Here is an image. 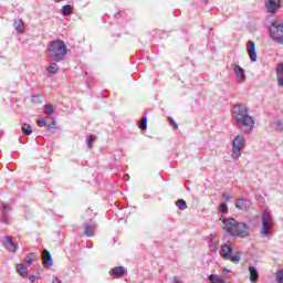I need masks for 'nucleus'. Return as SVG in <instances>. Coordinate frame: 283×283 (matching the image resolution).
Here are the masks:
<instances>
[{
	"instance_id": "44",
	"label": "nucleus",
	"mask_w": 283,
	"mask_h": 283,
	"mask_svg": "<svg viewBox=\"0 0 283 283\" xmlns=\"http://www.w3.org/2000/svg\"><path fill=\"white\" fill-rule=\"evenodd\" d=\"M0 136H3V130H0Z\"/></svg>"
},
{
	"instance_id": "15",
	"label": "nucleus",
	"mask_w": 283,
	"mask_h": 283,
	"mask_svg": "<svg viewBox=\"0 0 283 283\" xmlns=\"http://www.w3.org/2000/svg\"><path fill=\"white\" fill-rule=\"evenodd\" d=\"M249 273H250V282L256 283L258 279L260 277V272H258V269L252 265L249 268Z\"/></svg>"
},
{
	"instance_id": "32",
	"label": "nucleus",
	"mask_w": 283,
	"mask_h": 283,
	"mask_svg": "<svg viewBox=\"0 0 283 283\" xmlns=\"http://www.w3.org/2000/svg\"><path fill=\"white\" fill-rule=\"evenodd\" d=\"M94 140H96V136L91 135L86 142L88 149H92V144L94 143Z\"/></svg>"
},
{
	"instance_id": "25",
	"label": "nucleus",
	"mask_w": 283,
	"mask_h": 283,
	"mask_svg": "<svg viewBox=\"0 0 283 283\" xmlns=\"http://www.w3.org/2000/svg\"><path fill=\"white\" fill-rule=\"evenodd\" d=\"M46 70L49 72V74H56V72H59V64L53 62L49 65V67Z\"/></svg>"
},
{
	"instance_id": "37",
	"label": "nucleus",
	"mask_w": 283,
	"mask_h": 283,
	"mask_svg": "<svg viewBox=\"0 0 283 283\" xmlns=\"http://www.w3.org/2000/svg\"><path fill=\"white\" fill-rule=\"evenodd\" d=\"M1 222H3V224H9V219H8V217L1 214Z\"/></svg>"
},
{
	"instance_id": "43",
	"label": "nucleus",
	"mask_w": 283,
	"mask_h": 283,
	"mask_svg": "<svg viewBox=\"0 0 283 283\" xmlns=\"http://www.w3.org/2000/svg\"><path fill=\"white\" fill-rule=\"evenodd\" d=\"M56 1V3H61V1H63V0H55Z\"/></svg>"
},
{
	"instance_id": "41",
	"label": "nucleus",
	"mask_w": 283,
	"mask_h": 283,
	"mask_svg": "<svg viewBox=\"0 0 283 283\" xmlns=\"http://www.w3.org/2000/svg\"><path fill=\"white\" fill-rule=\"evenodd\" d=\"M172 283H182V281L178 276H175Z\"/></svg>"
},
{
	"instance_id": "11",
	"label": "nucleus",
	"mask_w": 283,
	"mask_h": 283,
	"mask_svg": "<svg viewBox=\"0 0 283 283\" xmlns=\"http://www.w3.org/2000/svg\"><path fill=\"white\" fill-rule=\"evenodd\" d=\"M248 54L250 56V61L255 63L258 61V52L255 51V42L249 41L248 42Z\"/></svg>"
},
{
	"instance_id": "6",
	"label": "nucleus",
	"mask_w": 283,
	"mask_h": 283,
	"mask_svg": "<svg viewBox=\"0 0 283 283\" xmlns=\"http://www.w3.org/2000/svg\"><path fill=\"white\" fill-rule=\"evenodd\" d=\"M242 149H244V136L237 135L232 140V158L234 160L242 156Z\"/></svg>"
},
{
	"instance_id": "40",
	"label": "nucleus",
	"mask_w": 283,
	"mask_h": 283,
	"mask_svg": "<svg viewBox=\"0 0 283 283\" xmlns=\"http://www.w3.org/2000/svg\"><path fill=\"white\" fill-rule=\"evenodd\" d=\"M170 124L174 125V127H175L176 129H178V124H176V120H174V119L170 118Z\"/></svg>"
},
{
	"instance_id": "21",
	"label": "nucleus",
	"mask_w": 283,
	"mask_h": 283,
	"mask_svg": "<svg viewBox=\"0 0 283 283\" xmlns=\"http://www.w3.org/2000/svg\"><path fill=\"white\" fill-rule=\"evenodd\" d=\"M61 14L63 17H70V14H72V6L65 4L64 7H62Z\"/></svg>"
},
{
	"instance_id": "19",
	"label": "nucleus",
	"mask_w": 283,
	"mask_h": 283,
	"mask_svg": "<svg viewBox=\"0 0 283 283\" xmlns=\"http://www.w3.org/2000/svg\"><path fill=\"white\" fill-rule=\"evenodd\" d=\"M17 271H18L19 275H21V277H28V266L27 265L19 263L17 265Z\"/></svg>"
},
{
	"instance_id": "14",
	"label": "nucleus",
	"mask_w": 283,
	"mask_h": 283,
	"mask_svg": "<svg viewBox=\"0 0 283 283\" xmlns=\"http://www.w3.org/2000/svg\"><path fill=\"white\" fill-rule=\"evenodd\" d=\"M209 247L212 253H218V249H220V240L217 237H212L209 241Z\"/></svg>"
},
{
	"instance_id": "9",
	"label": "nucleus",
	"mask_w": 283,
	"mask_h": 283,
	"mask_svg": "<svg viewBox=\"0 0 283 283\" xmlns=\"http://www.w3.org/2000/svg\"><path fill=\"white\" fill-rule=\"evenodd\" d=\"M3 247L8 249L11 253H17L19 251V245L12 241V237H4V240L2 241Z\"/></svg>"
},
{
	"instance_id": "10",
	"label": "nucleus",
	"mask_w": 283,
	"mask_h": 283,
	"mask_svg": "<svg viewBox=\"0 0 283 283\" xmlns=\"http://www.w3.org/2000/svg\"><path fill=\"white\" fill-rule=\"evenodd\" d=\"M282 0H265V8L270 14H275Z\"/></svg>"
},
{
	"instance_id": "3",
	"label": "nucleus",
	"mask_w": 283,
	"mask_h": 283,
	"mask_svg": "<svg viewBox=\"0 0 283 283\" xmlns=\"http://www.w3.org/2000/svg\"><path fill=\"white\" fill-rule=\"evenodd\" d=\"M67 56V44L63 40H52L49 45V57L55 63L65 61Z\"/></svg>"
},
{
	"instance_id": "27",
	"label": "nucleus",
	"mask_w": 283,
	"mask_h": 283,
	"mask_svg": "<svg viewBox=\"0 0 283 283\" xmlns=\"http://www.w3.org/2000/svg\"><path fill=\"white\" fill-rule=\"evenodd\" d=\"M35 259H36V253H29L25 256L24 262H27V264H33Z\"/></svg>"
},
{
	"instance_id": "35",
	"label": "nucleus",
	"mask_w": 283,
	"mask_h": 283,
	"mask_svg": "<svg viewBox=\"0 0 283 283\" xmlns=\"http://www.w3.org/2000/svg\"><path fill=\"white\" fill-rule=\"evenodd\" d=\"M283 74V64H277L276 66V76Z\"/></svg>"
},
{
	"instance_id": "38",
	"label": "nucleus",
	"mask_w": 283,
	"mask_h": 283,
	"mask_svg": "<svg viewBox=\"0 0 283 283\" xmlns=\"http://www.w3.org/2000/svg\"><path fill=\"white\" fill-rule=\"evenodd\" d=\"M223 198H224V201H226V202H229V200H231L230 195L227 193V192H223Z\"/></svg>"
},
{
	"instance_id": "20",
	"label": "nucleus",
	"mask_w": 283,
	"mask_h": 283,
	"mask_svg": "<svg viewBox=\"0 0 283 283\" xmlns=\"http://www.w3.org/2000/svg\"><path fill=\"white\" fill-rule=\"evenodd\" d=\"M0 211H1V216L8 217V216H10V212L12 211V207H10V205H8V203H2Z\"/></svg>"
},
{
	"instance_id": "34",
	"label": "nucleus",
	"mask_w": 283,
	"mask_h": 283,
	"mask_svg": "<svg viewBox=\"0 0 283 283\" xmlns=\"http://www.w3.org/2000/svg\"><path fill=\"white\" fill-rule=\"evenodd\" d=\"M276 282L283 283V270H280L279 272H276Z\"/></svg>"
},
{
	"instance_id": "23",
	"label": "nucleus",
	"mask_w": 283,
	"mask_h": 283,
	"mask_svg": "<svg viewBox=\"0 0 283 283\" xmlns=\"http://www.w3.org/2000/svg\"><path fill=\"white\" fill-rule=\"evenodd\" d=\"M22 134H24V136H30L32 134V126L30 124H23Z\"/></svg>"
},
{
	"instance_id": "29",
	"label": "nucleus",
	"mask_w": 283,
	"mask_h": 283,
	"mask_svg": "<svg viewBox=\"0 0 283 283\" xmlns=\"http://www.w3.org/2000/svg\"><path fill=\"white\" fill-rule=\"evenodd\" d=\"M138 127L139 129H142L143 132H145V129H147V117H143L142 122L138 123Z\"/></svg>"
},
{
	"instance_id": "24",
	"label": "nucleus",
	"mask_w": 283,
	"mask_h": 283,
	"mask_svg": "<svg viewBox=\"0 0 283 283\" xmlns=\"http://www.w3.org/2000/svg\"><path fill=\"white\" fill-rule=\"evenodd\" d=\"M210 283H224V280L220 277L218 274H211L209 276Z\"/></svg>"
},
{
	"instance_id": "39",
	"label": "nucleus",
	"mask_w": 283,
	"mask_h": 283,
	"mask_svg": "<svg viewBox=\"0 0 283 283\" xmlns=\"http://www.w3.org/2000/svg\"><path fill=\"white\" fill-rule=\"evenodd\" d=\"M36 281V276L35 275H30L29 276V282L34 283Z\"/></svg>"
},
{
	"instance_id": "26",
	"label": "nucleus",
	"mask_w": 283,
	"mask_h": 283,
	"mask_svg": "<svg viewBox=\"0 0 283 283\" xmlns=\"http://www.w3.org/2000/svg\"><path fill=\"white\" fill-rule=\"evenodd\" d=\"M44 114L52 116V114H54V106L52 104H46L44 106Z\"/></svg>"
},
{
	"instance_id": "42",
	"label": "nucleus",
	"mask_w": 283,
	"mask_h": 283,
	"mask_svg": "<svg viewBox=\"0 0 283 283\" xmlns=\"http://www.w3.org/2000/svg\"><path fill=\"white\" fill-rule=\"evenodd\" d=\"M52 283H62V282H61V280H59V279L55 277V279L52 281Z\"/></svg>"
},
{
	"instance_id": "13",
	"label": "nucleus",
	"mask_w": 283,
	"mask_h": 283,
	"mask_svg": "<svg viewBox=\"0 0 283 283\" xmlns=\"http://www.w3.org/2000/svg\"><path fill=\"white\" fill-rule=\"evenodd\" d=\"M231 255H233V248L231 245H222L221 256L223 258V260H230Z\"/></svg>"
},
{
	"instance_id": "16",
	"label": "nucleus",
	"mask_w": 283,
	"mask_h": 283,
	"mask_svg": "<svg viewBox=\"0 0 283 283\" xmlns=\"http://www.w3.org/2000/svg\"><path fill=\"white\" fill-rule=\"evenodd\" d=\"M83 231H84V235H86V238H93L94 231H96V226L85 224L83 228Z\"/></svg>"
},
{
	"instance_id": "17",
	"label": "nucleus",
	"mask_w": 283,
	"mask_h": 283,
	"mask_svg": "<svg viewBox=\"0 0 283 283\" xmlns=\"http://www.w3.org/2000/svg\"><path fill=\"white\" fill-rule=\"evenodd\" d=\"M111 275L114 277H123L125 275V268L124 266H116L111 270Z\"/></svg>"
},
{
	"instance_id": "36",
	"label": "nucleus",
	"mask_w": 283,
	"mask_h": 283,
	"mask_svg": "<svg viewBox=\"0 0 283 283\" xmlns=\"http://www.w3.org/2000/svg\"><path fill=\"white\" fill-rule=\"evenodd\" d=\"M277 83H279L280 87H283V73H280L277 75Z\"/></svg>"
},
{
	"instance_id": "4",
	"label": "nucleus",
	"mask_w": 283,
	"mask_h": 283,
	"mask_svg": "<svg viewBox=\"0 0 283 283\" xmlns=\"http://www.w3.org/2000/svg\"><path fill=\"white\" fill-rule=\"evenodd\" d=\"M274 227H275V223L273 222V214H271V210L269 209L263 210L262 219H261V231H260L261 238H268V240H271V238H273Z\"/></svg>"
},
{
	"instance_id": "18",
	"label": "nucleus",
	"mask_w": 283,
	"mask_h": 283,
	"mask_svg": "<svg viewBox=\"0 0 283 283\" xmlns=\"http://www.w3.org/2000/svg\"><path fill=\"white\" fill-rule=\"evenodd\" d=\"M13 25L17 32H25V25H23V21L21 19H15Z\"/></svg>"
},
{
	"instance_id": "22",
	"label": "nucleus",
	"mask_w": 283,
	"mask_h": 283,
	"mask_svg": "<svg viewBox=\"0 0 283 283\" xmlns=\"http://www.w3.org/2000/svg\"><path fill=\"white\" fill-rule=\"evenodd\" d=\"M230 260L231 262H233L234 264H240V260H242V254L240 252L235 253L234 255H230Z\"/></svg>"
},
{
	"instance_id": "30",
	"label": "nucleus",
	"mask_w": 283,
	"mask_h": 283,
	"mask_svg": "<svg viewBox=\"0 0 283 283\" xmlns=\"http://www.w3.org/2000/svg\"><path fill=\"white\" fill-rule=\"evenodd\" d=\"M273 127H275L276 132H282V120L281 119H276L273 122Z\"/></svg>"
},
{
	"instance_id": "2",
	"label": "nucleus",
	"mask_w": 283,
	"mask_h": 283,
	"mask_svg": "<svg viewBox=\"0 0 283 283\" xmlns=\"http://www.w3.org/2000/svg\"><path fill=\"white\" fill-rule=\"evenodd\" d=\"M222 224L226 229V232L232 238H249V228L244 222H238V220L230 218V219H222Z\"/></svg>"
},
{
	"instance_id": "31",
	"label": "nucleus",
	"mask_w": 283,
	"mask_h": 283,
	"mask_svg": "<svg viewBox=\"0 0 283 283\" xmlns=\"http://www.w3.org/2000/svg\"><path fill=\"white\" fill-rule=\"evenodd\" d=\"M219 211H220V213H222V214H224V213H227V211H229V207L227 206V203H220L219 205Z\"/></svg>"
},
{
	"instance_id": "33",
	"label": "nucleus",
	"mask_w": 283,
	"mask_h": 283,
	"mask_svg": "<svg viewBox=\"0 0 283 283\" xmlns=\"http://www.w3.org/2000/svg\"><path fill=\"white\" fill-rule=\"evenodd\" d=\"M39 127H48L50 129V125L45 119H38Z\"/></svg>"
},
{
	"instance_id": "45",
	"label": "nucleus",
	"mask_w": 283,
	"mask_h": 283,
	"mask_svg": "<svg viewBox=\"0 0 283 283\" xmlns=\"http://www.w3.org/2000/svg\"><path fill=\"white\" fill-rule=\"evenodd\" d=\"M224 271V273H229V270H223Z\"/></svg>"
},
{
	"instance_id": "1",
	"label": "nucleus",
	"mask_w": 283,
	"mask_h": 283,
	"mask_svg": "<svg viewBox=\"0 0 283 283\" xmlns=\"http://www.w3.org/2000/svg\"><path fill=\"white\" fill-rule=\"evenodd\" d=\"M233 118L242 134H251L255 127V119L251 116V111L244 104H238L232 109Z\"/></svg>"
},
{
	"instance_id": "8",
	"label": "nucleus",
	"mask_w": 283,
	"mask_h": 283,
	"mask_svg": "<svg viewBox=\"0 0 283 283\" xmlns=\"http://www.w3.org/2000/svg\"><path fill=\"white\" fill-rule=\"evenodd\" d=\"M235 208L239 209L240 211H249V209H251V200L239 198L235 201Z\"/></svg>"
},
{
	"instance_id": "12",
	"label": "nucleus",
	"mask_w": 283,
	"mask_h": 283,
	"mask_svg": "<svg viewBox=\"0 0 283 283\" xmlns=\"http://www.w3.org/2000/svg\"><path fill=\"white\" fill-rule=\"evenodd\" d=\"M42 262L46 269H50V266H53L54 261L52 260V254L50 253V251L48 250L42 251Z\"/></svg>"
},
{
	"instance_id": "7",
	"label": "nucleus",
	"mask_w": 283,
	"mask_h": 283,
	"mask_svg": "<svg viewBox=\"0 0 283 283\" xmlns=\"http://www.w3.org/2000/svg\"><path fill=\"white\" fill-rule=\"evenodd\" d=\"M232 70L237 76V83H244V81L247 80V75L244 74V69H242L238 64H233Z\"/></svg>"
},
{
	"instance_id": "28",
	"label": "nucleus",
	"mask_w": 283,
	"mask_h": 283,
	"mask_svg": "<svg viewBox=\"0 0 283 283\" xmlns=\"http://www.w3.org/2000/svg\"><path fill=\"white\" fill-rule=\"evenodd\" d=\"M176 206L178 207V209H180V211H185V209H187V201H185L184 199H179L177 200Z\"/></svg>"
},
{
	"instance_id": "5",
	"label": "nucleus",
	"mask_w": 283,
	"mask_h": 283,
	"mask_svg": "<svg viewBox=\"0 0 283 283\" xmlns=\"http://www.w3.org/2000/svg\"><path fill=\"white\" fill-rule=\"evenodd\" d=\"M270 39L277 43V45H283V23L271 22L269 28Z\"/></svg>"
}]
</instances>
